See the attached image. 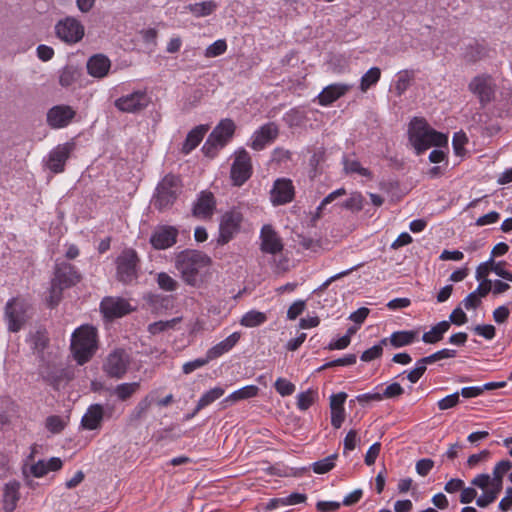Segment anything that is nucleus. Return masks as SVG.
Segmentation results:
<instances>
[{"mask_svg":"<svg viewBox=\"0 0 512 512\" xmlns=\"http://www.w3.org/2000/svg\"><path fill=\"white\" fill-rule=\"evenodd\" d=\"M347 399L345 392H339L330 396L331 425L339 429L345 420L344 404Z\"/></svg>","mask_w":512,"mask_h":512,"instance_id":"obj_26","label":"nucleus"},{"mask_svg":"<svg viewBox=\"0 0 512 512\" xmlns=\"http://www.w3.org/2000/svg\"><path fill=\"white\" fill-rule=\"evenodd\" d=\"M352 85L346 83H334L326 86L317 96L321 106H329L340 97L344 96Z\"/></svg>","mask_w":512,"mask_h":512,"instance_id":"obj_25","label":"nucleus"},{"mask_svg":"<svg viewBox=\"0 0 512 512\" xmlns=\"http://www.w3.org/2000/svg\"><path fill=\"white\" fill-rule=\"evenodd\" d=\"M97 350V332L93 326L82 325L71 336V351L78 364L88 362Z\"/></svg>","mask_w":512,"mask_h":512,"instance_id":"obj_3","label":"nucleus"},{"mask_svg":"<svg viewBox=\"0 0 512 512\" xmlns=\"http://www.w3.org/2000/svg\"><path fill=\"white\" fill-rule=\"evenodd\" d=\"M209 361H211V360L208 358V355L206 354L205 358H199V359H195L193 361L186 362L183 365V372L185 374H190L194 370L205 366Z\"/></svg>","mask_w":512,"mask_h":512,"instance_id":"obj_59","label":"nucleus"},{"mask_svg":"<svg viewBox=\"0 0 512 512\" xmlns=\"http://www.w3.org/2000/svg\"><path fill=\"white\" fill-rule=\"evenodd\" d=\"M276 391L283 397L294 393L295 385L285 378H278L275 382Z\"/></svg>","mask_w":512,"mask_h":512,"instance_id":"obj_50","label":"nucleus"},{"mask_svg":"<svg viewBox=\"0 0 512 512\" xmlns=\"http://www.w3.org/2000/svg\"><path fill=\"white\" fill-rule=\"evenodd\" d=\"M77 79V73L71 68H65L59 77V82L63 87H69Z\"/></svg>","mask_w":512,"mask_h":512,"instance_id":"obj_56","label":"nucleus"},{"mask_svg":"<svg viewBox=\"0 0 512 512\" xmlns=\"http://www.w3.org/2000/svg\"><path fill=\"white\" fill-rule=\"evenodd\" d=\"M20 483L17 481L8 482L3 492V509L6 512H12L17 506L20 498Z\"/></svg>","mask_w":512,"mask_h":512,"instance_id":"obj_32","label":"nucleus"},{"mask_svg":"<svg viewBox=\"0 0 512 512\" xmlns=\"http://www.w3.org/2000/svg\"><path fill=\"white\" fill-rule=\"evenodd\" d=\"M73 150L74 143L72 142L59 144L52 149L47 158L48 169L54 173L63 172L65 163Z\"/></svg>","mask_w":512,"mask_h":512,"instance_id":"obj_17","label":"nucleus"},{"mask_svg":"<svg viewBox=\"0 0 512 512\" xmlns=\"http://www.w3.org/2000/svg\"><path fill=\"white\" fill-rule=\"evenodd\" d=\"M139 259L133 249H125L116 259L117 279L123 283H132L138 278Z\"/></svg>","mask_w":512,"mask_h":512,"instance_id":"obj_7","label":"nucleus"},{"mask_svg":"<svg viewBox=\"0 0 512 512\" xmlns=\"http://www.w3.org/2000/svg\"><path fill=\"white\" fill-rule=\"evenodd\" d=\"M344 207L359 211L363 208V197L360 193H353L344 203Z\"/></svg>","mask_w":512,"mask_h":512,"instance_id":"obj_60","label":"nucleus"},{"mask_svg":"<svg viewBox=\"0 0 512 512\" xmlns=\"http://www.w3.org/2000/svg\"><path fill=\"white\" fill-rule=\"evenodd\" d=\"M258 392L259 388L257 386L247 385L230 393L220 402V404L222 405L223 408H227L239 401L256 397L258 395Z\"/></svg>","mask_w":512,"mask_h":512,"instance_id":"obj_30","label":"nucleus"},{"mask_svg":"<svg viewBox=\"0 0 512 512\" xmlns=\"http://www.w3.org/2000/svg\"><path fill=\"white\" fill-rule=\"evenodd\" d=\"M409 139L418 155L429 148L446 146L448 136L432 129L425 120L415 118L409 127Z\"/></svg>","mask_w":512,"mask_h":512,"instance_id":"obj_2","label":"nucleus"},{"mask_svg":"<svg viewBox=\"0 0 512 512\" xmlns=\"http://www.w3.org/2000/svg\"><path fill=\"white\" fill-rule=\"evenodd\" d=\"M344 171L347 174H358L362 177L372 178V173L369 169L363 167L360 162L350 157L343 158Z\"/></svg>","mask_w":512,"mask_h":512,"instance_id":"obj_40","label":"nucleus"},{"mask_svg":"<svg viewBox=\"0 0 512 512\" xmlns=\"http://www.w3.org/2000/svg\"><path fill=\"white\" fill-rule=\"evenodd\" d=\"M80 281V275L69 263H58L50 290V305L58 303L63 289L74 286Z\"/></svg>","mask_w":512,"mask_h":512,"instance_id":"obj_5","label":"nucleus"},{"mask_svg":"<svg viewBox=\"0 0 512 512\" xmlns=\"http://www.w3.org/2000/svg\"><path fill=\"white\" fill-rule=\"evenodd\" d=\"M467 143V137L463 132H457L453 136V147L457 155H461L464 151V146Z\"/></svg>","mask_w":512,"mask_h":512,"instance_id":"obj_63","label":"nucleus"},{"mask_svg":"<svg viewBox=\"0 0 512 512\" xmlns=\"http://www.w3.org/2000/svg\"><path fill=\"white\" fill-rule=\"evenodd\" d=\"M152 102L147 89L134 90L114 101V106L124 113H138L145 110Z\"/></svg>","mask_w":512,"mask_h":512,"instance_id":"obj_8","label":"nucleus"},{"mask_svg":"<svg viewBox=\"0 0 512 512\" xmlns=\"http://www.w3.org/2000/svg\"><path fill=\"white\" fill-rule=\"evenodd\" d=\"M491 262V271H493L497 276L512 282V272L505 269V264L503 262H494L492 258L489 259Z\"/></svg>","mask_w":512,"mask_h":512,"instance_id":"obj_54","label":"nucleus"},{"mask_svg":"<svg viewBox=\"0 0 512 512\" xmlns=\"http://www.w3.org/2000/svg\"><path fill=\"white\" fill-rule=\"evenodd\" d=\"M178 230L173 226L157 227L151 237L150 243L157 250L168 249L177 241Z\"/></svg>","mask_w":512,"mask_h":512,"instance_id":"obj_20","label":"nucleus"},{"mask_svg":"<svg viewBox=\"0 0 512 512\" xmlns=\"http://www.w3.org/2000/svg\"><path fill=\"white\" fill-rule=\"evenodd\" d=\"M426 369V366L418 360L415 363V367L407 373V379L411 383H416L422 377Z\"/></svg>","mask_w":512,"mask_h":512,"instance_id":"obj_58","label":"nucleus"},{"mask_svg":"<svg viewBox=\"0 0 512 512\" xmlns=\"http://www.w3.org/2000/svg\"><path fill=\"white\" fill-rule=\"evenodd\" d=\"M511 468L512 462L510 460H501L494 466L492 475L479 474L474 477L472 484L480 489L493 486L496 489L502 490L503 478Z\"/></svg>","mask_w":512,"mask_h":512,"instance_id":"obj_13","label":"nucleus"},{"mask_svg":"<svg viewBox=\"0 0 512 512\" xmlns=\"http://www.w3.org/2000/svg\"><path fill=\"white\" fill-rule=\"evenodd\" d=\"M252 175V162L249 153L244 148H238L234 152V161L231 166L230 176L234 185H243Z\"/></svg>","mask_w":512,"mask_h":512,"instance_id":"obj_12","label":"nucleus"},{"mask_svg":"<svg viewBox=\"0 0 512 512\" xmlns=\"http://www.w3.org/2000/svg\"><path fill=\"white\" fill-rule=\"evenodd\" d=\"M354 401H357L361 405H367L372 402L382 401V396L380 393V385L376 386L375 389L371 392L357 395L355 397ZM351 402H353V400H351Z\"/></svg>","mask_w":512,"mask_h":512,"instance_id":"obj_47","label":"nucleus"},{"mask_svg":"<svg viewBox=\"0 0 512 512\" xmlns=\"http://www.w3.org/2000/svg\"><path fill=\"white\" fill-rule=\"evenodd\" d=\"M346 194V191L344 188H339L330 194H328L319 204V206L316 209V216L320 217L322 214V211L325 209V207L330 204L332 201H334L336 198L341 197Z\"/></svg>","mask_w":512,"mask_h":512,"instance_id":"obj_51","label":"nucleus"},{"mask_svg":"<svg viewBox=\"0 0 512 512\" xmlns=\"http://www.w3.org/2000/svg\"><path fill=\"white\" fill-rule=\"evenodd\" d=\"M474 332L477 335L482 336V337H484L487 340L493 339L495 337V334H496L495 327L493 325H490V324H487V325H477L474 328Z\"/></svg>","mask_w":512,"mask_h":512,"instance_id":"obj_62","label":"nucleus"},{"mask_svg":"<svg viewBox=\"0 0 512 512\" xmlns=\"http://www.w3.org/2000/svg\"><path fill=\"white\" fill-rule=\"evenodd\" d=\"M415 70L404 69L396 73L395 79L391 84V91L396 96H402L413 84L415 80Z\"/></svg>","mask_w":512,"mask_h":512,"instance_id":"obj_28","label":"nucleus"},{"mask_svg":"<svg viewBox=\"0 0 512 512\" xmlns=\"http://www.w3.org/2000/svg\"><path fill=\"white\" fill-rule=\"evenodd\" d=\"M467 316L462 308H455L449 316V323L461 326L467 322Z\"/></svg>","mask_w":512,"mask_h":512,"instance_id":"obj_64","label":"nucleus"},{"mask_svg":"<svg viewBox=\"0 0 512 512\" xmlns=\"http://www.w3.org/2000/svg\"><path fill=\"white\" fill-rule=\"evenodd\" d=\"M418 338V330H401L392 333L389 338H383L381 344L389 343L394 348H401L414 343Z\"/></svg>","mask_w":512,"mask_h":512,"instance_id":"obj_27","label":"nucleus"},{"mask_svg":"<svg viewBox=\"0 0 512 512\" xmlns=\"http://www.w3.org/2000/svg\"><path fill=\"white\" fill-rule=\"evenodd\" d=\"M483 494L476 499V504L479 507H486L489 504L493 503L501 490L496 489L493 486H488L486 489H482Z\"/></svg>","mask_w":512,"mask_h":512,"instance_id":"obj_44","label":"nucleus"},{"mask_svg":"<svg viewBox=\"0 0 512 512\" xmlns=\"http://www.w3.org/2000/svg\"><path fill=\"white\" fill-rule=\"evenodd\" d=\"M336 459L337 454L329 455L319 461L314 462L312 464V469L316 474L327 473L334 468Z\"/></svg>","mask_w":512,"mask_h":512,"instance_id":"obj_43","label":"nucleus"},{"mask_svg":"<svg viewBox=\"0 0 512 512\" xmlns=\"http://www.w3.org/2000/svg\"><path fill=\"white\" fill-rule=\"evenodd\" d=\"M318 398V392L308 389L297 395V407L301 411L307 410Z\"/></svg>","mask_w":512,"mask_h":512,"instance_id":"obj_42","label":"nucleus"},{"mask_svg":"<svg viewBox=\"0 0 512 512\" xmlns=\"http://www.w3.org/2000/svg\"><path fill=\"white\" fill-rule=\"evenodd\" d=\"M216 201L211 192L202 191L193 206V215L199 219H210L215 211Z\"/></svg>","mask_w":512,"mask_h":512,"instance_id":"obj_22","label":"nucleus"},{"mask_svg":"<svg viewBox=\"0 0 512 512\" xmlns=\"http://www.w3.org/2000/svg\"><path fill=\"white\" fill-rule=\"evenodd\" d=\"M260 249L264 253L276 255L283 250V242L275 229L266 224L260 231Z\"/></svg>","mask_w":512,"mask_h":512,"instance_id":"obj_19","label":"nucleus"},{"mask_svg":"<svg viewBox=\"0 0 512 512\" xmlns=\"http://www.w3.org/2000/svg\"><path fill=\"white\" fill-rule=\"evenodd\" d=\"M383 345L384 344H381V341H380L378 344L365 350L360 357L361 360L364 362H370L372 360L379 358L383 352Z\"/></svg>","mask_w":512,"mask_h":512,"instance_id":"obj_53","label":"nucleus"},{"mask_svg":"<svg viewBox=\"0 0 512 512\" xmlns=\"http://www.w3.org/2000/svg\"><path fill=\"white\" fill-rule=\"evenodd\" d=\"M129 357L123 350H116L109 354L104 364V371L110 377L121 378L128 369Z\"/></svg>","mask_w":512,"mask_h":512,"instance_id":"obj_18","label":"nucleus"},{"mask_svg":"<svg viewBox=\"0 0 512 512\" xmlns=\"http://www.w3.org/2000/svg\"><path fill=\"white\" fill-rule=\"evenodd\" d=\"M157 283L161 289L168 292L175 291L178 287L177 281L165 272L157 275Z\"/></svg>","mask_w":512,"mask_h":512,"instance_id":"obj_48","label":"nucleus"},{"mask_svg":"<svg viewBox=\"0 0 512 512\" xmlns=\"http://www.w3.org/2000/svg\"><path fill=\"white\" fill-rule=\"evenodd\" d=\"M212 265L211 258L204 252L187 249L175 257V268L182 280L190 286H199L208 276Z\"/></svg>","mask_w":512,"mask_h":512,"instance_id":"obj_1","label":"nucleus"},{"mask_svg":"<svg viewBox=\"0 0 512 512\" xmlns=\"http://www.w3.org/2000/svg\"><path fill=\"white\" fill-rule=\"evenodd\" d=\"M236 125L233 120L222 119L205 141L202 152L209 158H214L233 138Z\"/></svg>","mask_w":512,"mask_h":512,"instance_id":"obj_4","label":"nucleus"},{"mask_svg":"<svg viewBox=\"0 0 512 512\" xmlns=\"http://www.w3.org/2000/svg\"><path fill=\"white\" fill-rule=\"evenodd\" d=\"M100 308L107 318L122 317L131 310L130 304L126 300L114 297L104 298Z\"/></svg>","mask_w":512,"mask_h":512,"instance_id":"obj_24","label":"nucleus"},{"mask_svg":"<svg viewBox=\"0 0 512 512\" xmlns=\"http://www.w3.org/2000/svg\"><path fill=\"white\" fill-rule=\"evenodd\" d=\"M106 417L104 406L101 404H91L81 419V426L85 430H98Z\"/></svg>","mask_w":512,"mask_h":512,"instance_id":"obj_23","label":"nucleus"},{"mask_svg":"<svg viewBox=\"0 0 512 512\" xmlns=\"http://www.w3.org/2000/svg\"><path fill=\"white\" fill-rule=\"evenodd\" d=\"M279 130L275 123L269 122L258 128L251 136L248 145L256 151L263 150L278 136Z\"/></svg>","mask_w":512,"mask_h":512,"instance_id":"obj_16","label":"nucleus"},{"mask_svg":"<svg viewBox=\"0 0 512 512\" xmlns=\"http://www.w3.org/2000/svg\"><path fill=\"white\" fill-rule=\"evenodd\" d=\"M207 131H208V127L205 125H199V126L195 127L194 129H192L188 133V135L183 143L182 152L187 155L192 150H194L199 145V143L203 140Z\"/></svg>","mask_w":512,"mask_h":512,"instance_id":"obj_34","label":"nucleus"},{"mask_svg":"<svg viewBox=\"0 0 512 512\" xmlns=\"http://www.w3.org/2000/svg\"><path fill=\"white\" fill-rule=\"evenodd\" d=\"M240 337L241 334L239 332H233L207 351L208 358L213 360L229 352L238 343Z\"/></svg>","mask_w":512,"mask_h":512,"instance_id":"obj_31","label":"nucleus"},{"mask_svg":"<svg viewBox=\"0 0 512 512\" xmlns=\"http://www.w3.org/2000/svg\"><path fill=\"white\" fill-rule=\"evenodd\" d=\"M111 67L108 57L102 54H96L89 58L87 62L88 73L95 78L105 77Z\"/></svg>","mask_w":512,"mask_h":512,"instance_id":"obj_29","label":"nucleus"},{"mask_svg":"<svg viewBox=\"0 0 512 512\" xmlns=\"http://www.w3.org/2000/svg\"><path fill=\"white\" fill-rule=\"evenodd\" d=\"M32 454H33V452L26 459V461H25V463L23 464V467H22L23 476H24V478H25V480L27 481L28 484H30L29 483V477L32 476V477L40 478V477H43L44 475H46L48 473L44 460H39V461H37L35 463H31L32 458H33Z\"/></svg>","mask_w":512,"mask_h":512,"instance_id":"obj_33","label":"nucleus"},{"mask_svg":"<svg viewBox=\"0 0 512 512\" xmlns=\"http://www.w3.org/2000/svg\"><path fill=\"white\" fill-rule=\"evenodd\" d=\"M224 394L225 388L221 386H215L210 390L204 392L196 404L194 414H197L200 410L211 405L216 400L220 399Z\"/></svg>","mask_w":512,"mask_h":512,"instance_id":"obj_35","label":"nucleus"},{"mask_svg":"<svg viewBox=\"0 0 512 512\" xmlns=\"http://www.w3.org/2000/svg\"><path fill=\"white\" fill-rule=\"evenodd\" d=\"M305 111L299 108H294L285 113L283 119L289 127H299L305 122Z\"/></svg>","mask_w":512,"mask_h":512,"instance_id":"obj_41","label":"nucleus"},{"mask_svg":"<svg viewBox=\"0 0 512 512\" xmlns=\"http://www.w3.org/2000/svg\"><path fill=\"white\" fill-rule=\"evenodd\" d=\"M181 184L179 177L175 175H166L157 185L156 193L153 197V205L158 210L168 209L175 202Z\"/></svg>","mask_w":512,"mask_h":512,"instance_id":"obj_6","label":"nucleus"},{"mask_svg":"<svg viewBox=\"0 0 512 512\" xmlns=\"http://www.w3.org/2000/svg\"><path fill=\"white\" fill-rule=\"evenodd\" d=\"M139 386L138 382L122 383L116 386L114 392L120 400H126L139 389Z\"/></svg>","mask_w":512,"mask_h":512,"instance_id":"obj_45","label":"nucleus"},{"mask_svg":"<svg viewBox=\"0 0 512 512\" xmlns=\"http://www.w3.org/2000/svg\"><path fill=\"white\" fill-rule=\"evenodd\" d=\"M243 214L240 210L232 208L220 217L218 244L224 245L232 240L241 229Z\"/></svg>","mask_w":512,"mask_h":512,"instance_id":"obj_9","label":"nucleus"},{"mask_svg":"<svg viewBox=\"0 0 512 512\" xmlns=\"http://www.w3.org/2000/svg\"><path fill=\"white\" fill-rule=\"evenodd\" d=\"M449 328V321H441L423 334L422 341L427 344L437 343L443 338L444 334L449 330Z\"/></svg>","mask_w":512,"mask_h":512,"instance_id":"obj_37","label":"nucleus"},{"mask_svg":"<svg viewBox=\"0 0 512 512\" xmlns=\"http://www.w3.org/2000/svg\"><path fill=\"white\" fill-rule=\"evenodd\" d=\"M75 116V111L67 105H57L52 107L47 113V122L49 126L55 129L67 126Z\"/></svg>","mask_w":512,"mask_h":512,"instance_id":"obj_21","label":"nucleus"},{"mask_svg":"<svg viewBox=\"0 0 512 512\" xmlns=\"http://www.w3.org/2000/svg\"><path fill=\"white\" fill-rule=\"evenodd\" d=\"M218 7V4L213 0L202 1L198 3L189 4L185 9L193 16L200 18L211 15Z\"/></svg>","mask_w":512,"mask_h":512,"instance_id":"obj_36","label":"nucleus"},{"mask_svg":"<svg viewBox=\"0 0 512 512\" xmlns=\"http://www.w3.org/2000/svg\"><path fill=\"white\" fill-rule=\"evenodd\" d=\"M434 466V462L431 459L423 458L416 462L415 470L422 476H427Z\"/></svg>","mask_w":512,"mask_h":512,"instance_id":"obj_57","label":"nucleus"},{"mask_svg":"<svg viewBox=\"0 0 512 512\" xmlns=\"http://www.w3.org/2000/svg\"><path fill=\"white\" fill-rule=\"evenodd\" d=\"M267 321V315L264 312L250 310L240 319V325L247 328H254L264 324Z\"/></svg>","mask_w":512,"mask_h":512,"instance_id":"obj_39","label":"nucleus"},{"mask_svg":"<svg viewBox=\"0 0 512 512\" xmlns=\"http://www.w3.org/2000/svg\"><path fill=\"white\" fill-rule=\"evenodd\" d=\"M380 393L382 400L392 399L401 396L404 393V389L399 383L394 382L389 384L386 388L380 385Z\"/></svg>","mask_w":512,"mask_h":512,"instance_id":"obj_49","label":"nucleus"},{"mask_svg":"<svg viewBox=\"0 0 512 512\" xmlns=\"http://www.w3.org/2000/svg\"><path fill=\"white\" fill-rule=\"evenodd\" d=\"M356 355L355 354H347L344 357L329 361L325 363L321 369L331 368L335 366H351L356 363Z\"/></svg>","mask_w":512,"mask_h":512,"instance_id":"obj_52","label":"nucleus"},{"mask_svg":"<svg viewBox=\"0 0 512 512\" xmlns=\"http://www.w3.org/2000/svg\"><path fill=\"white\" fill-rule=\"evenodd\" d=\"M468 89L477 97L482 106H486L495 99L496 82L492 76L481 74L471 79Z\"/></svg>","mask_w":512,"mask_h":512,"instance_id":"obj_10","label":"nucleus"},{"mask_svg":"<svg viewBox=\"0 0 512 512\" xmlns=\"http://www.w3.org/2000/svg\"><path fill=\"white\" fill-rule=\"evenodd\" d=\"M305 310V301L297 300L295 301L287 311V318L289 320H295L300 314Z\"/></svg>","mask_w":512,"mask_h":512,"instance_id":"obj_61","label":"nucleus"},{"mask_svg":"<svg viewBox=\"0 0 512 512\" xmlns=\"http://www.w3.org/2000/svg\"><path fill=\"white\" fill-rule=\"evenodd\" d=\"M29 306L27 302L21 298H13L9 300L5 307V320L8 330L18 332L28 319Z\"/></svg>","mask_w":512,"mask_h":512,"instance_id":"obj_11","label":"nucleus"},{"mask_svg":"<svg viewBox=\"0 0 512 512\" xmlns=\"http://www.w3.org/2000/svg\"><path fill=\"white\" fill-rule=\"evenodd\" d=\"M58 38L68 44L79 42L84 36V26L74 17H66L55 25Z\"/></svg>","mask_w":512,"mask_h":512,"instance_id":"obj_14","label":"nucleus"},{"mask_svg":"<svg viewBox=\"0 0 512 512\" xmlns=\"http://www.w3.org/2000/svg\"><path fill=\"white\" fill-rule=\"evenodd\" d=\"M295 196L293 182L288 178H278L270 190V201L273 206L290 203Z\"/></svg>","mask_w":512,"mask_h":512,"instance_id":"obj_15","label":"nucleus"},{"mask_svg":"<svg viewBox=\"0 0 512 512\" xmlns=\"http://www.w3.org/2000/svg\"><path fill=\"white\" fill-rule=\"evenodd\" d=\"M381 78V69L378 67H371L360 78L359 89L362 93H366L369 89L374 87Z\"/></svg>","mask_w":512,"mask_h":512,"instance_id":"obj_38","label":"nucleus"},{"mask_svg":"<svg viewBox=\"0 0 512 512\" xmlns=\"http://www.w3.org/2000/svg\"><path fill=\"white\" fill-rule=\"evenodd\" d=\"M226 51V41L224 39H218L205 49L204 55L207 58H214L223 55Z\"/></svg>","mask_w":512,"mask_h":512,"instance_id":"obj_46","label":"nucleus"},{"mask_svg":"<svg viewBox=\"0 0 512 512\" xmlns=\"http://www.w3.org/2000/svg\"><path fill=\"white\" fill-rule=\"evenodd\" d=\"M460 402L459 392L452 393L437 402L440 410H447L455 407Z\"/></svg>","mask_w":512,"mask_h":512,"instance_id":"obj_55","label":"nucleus"}]
</instances>
